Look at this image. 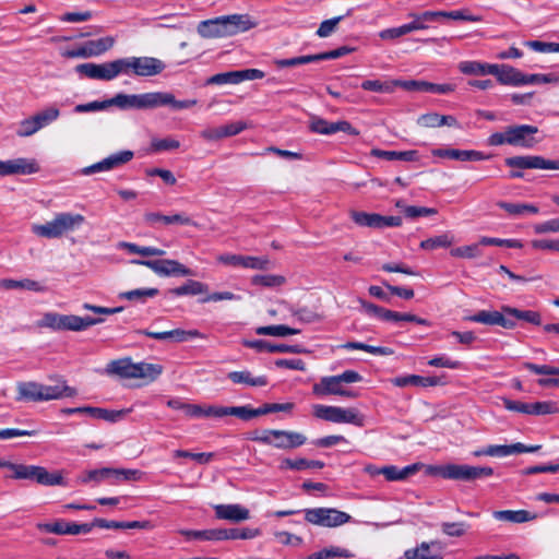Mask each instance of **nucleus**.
I'll use <instances>...</instances> for the list:
<instances>
[{"mask_svg": "<svg viewBox=\"0 0 559 559\" xmlns=\"http://www.w3.org/2000/svg\"><path fill=\"white\" fill-rule=\"evenodd\" d=\"M166 69V63L155 57H135V75L136 76H155Z\"/></svg>", "mask_w": 559, "mask_h": 559, "instance_id": "21", "label": "nucleus"}, {"mask_svg": "<svg viewBox=\"0 0 559 559\" xmlns=\"http://www.w3.org/2000/svg\"><path fill=\"white\" fill-rule=\"evenodd\" d=\"M105 321L100 317H80L75 314H61L58 312H46L37 322L38 328H47L55 332L72 331L82 332L88 328L100 324Z\"/></svg>", "mask_w": 559, "mask_h": 559, "instance_id": "3", "label": "nucleus"}, {"mask_svg": "<svg viewBox=\"0 0 559 559\" xmlns=\"http://www.w3.org/2000/svg\"><path fill=\"white\" fill-rule=\"evenodd\" d=\"M0 286L4 289H26L31 292H44L45 287L37 281L29 278L12 280L3 278L0 281Z\"/></svg>", "mask_w": 559, "mask_h": 559, "instance_id": "36", "label": "nucleus"}, {"mask_svg": "<svg viewBox=\"0 0 559 559\" xmlns=\"http://www.w3.org/2000/svg\"><path fill=\"white\" fill-rule=\"evenodd\" d=\"M159 290L157 288H138L133 290L122 292L118 295L119 299L139 300L144 302L146 298L157 296Z\"/></svg>", "mask_w": 559, "mask_h": 559, "instance_id": "50", "label": "nucleus"}, {"mask_svg": "<svg viewBox=\"0 0 559 559\" xmlns=\"http://www.w3.org/2000/svg\"><path fill=\"white\" fill-rule=\"evenodd\" d=\"M136 362H133L130 357L111 360L105 369L107 374L121 379H136Z\"/></svg>", "mask_w": 559, "mask_h": 559, "instance_id": "22", "label": "nucleus"}, {"mask_svg": "<svg viewBox=\"0 0 559 559\" xmlns=\"http://www.w3.org/2000/svg\"><path fill=\"white\" fill-rule=\"evenodd\" d=\"M7 477L16 480H31L43 486H67L61 472L51 473L46 467L39 465L16 463L13 473Z\"/></svg>", "mask_w": 559, "mask_h": 559, "instance_id": "6", "label": "nucleus"}, {"mask_svg": "<svg viewBox=\"0 0 559 559\" xmlns=\"http://www.w3.org/2000/svg\"><path fill=\"white\" fill-rule=\"evenodd\" d=\"M133 156H134V154L132 151L124 150V151H119L115 154H111L104 159H105L107 169L111 170L121 165L127 164L128 162H130L133 158Z\"/></svg>", "mask_w": 559, "mask_h": 559, "instance_id": "54", "label": "nucleus"}, {"mask_svg": "<svg viewBox=\"0 0 559 559\" xmlns=\"http://www.w3.org/2000/svg\"><path fill=\"white\" fill-rule=\"evenodd\" d=\"M238 418L243 421H249L254 417L271 414L270 403H264L258 408L251 405L237 406Z\"/></svg>", "mask_w": 559, "mask_h": 559, "instance_id": "46", "label": "nucleus"}, {"mask_svg": "<svg viewBox=\"0 0 559 559\" xmlns=\"http://www.w3.org/2000/svg\"><path fill=\"white\" fill-rule=\"evenodd\" d=\"M542 449L540 444L525 445L521 442L513 444H491L488 445L489 456L504 457L512 454L533 453Z\"/></svg>", "mask_w": 559, "mask_h": 559, "instance_id": "23", "label": "nucleus"}, {"mask_svg": "<svg viewBox=\"0 0 559 559\" xmlns=\"http://www.w3.org/2000/svg\"><path fill=\"white\" fill-rule=\"evenodd\" d=\"M214 510L215 516L221 520L241 522L250 518L249 510L240 504H217Z\"/></svg>", "mask_w": 559, "mask_h": 559, "instance_id": "25", "label": "nucleus"}, {"mask_svg": "<svg viewBox=\"0 0 559 559\" xmlns=\"http://www.w3.org/2000/svg\"><path fill=\"white\" fill-rule=\"evenodd\" d=\"M510 168L518 169H552L559 170V159H546L539 155L511 156L504 159Z\"/></svg>", "mask_w": 559, "mask_h": 559, "instance_id": "12", "label": "nucleus"}, {"mask_svg": "<svg viewBox=\"0 0 559 559\" xmlns=\"http://www.w3.org/2000/svg\"><path fill=\"white\" fill-rule=\"evenodd\" d=\"M114 45L115 38L106 36L94 40H87L76 49L66 50L61 55L69 59L98 57L110 50Z\"/></svg>", "mask_w": 559, "mask_h": 559, "instance_id": "10", "label": "nucleus"}, {"mask_svg": "<svg viewBox=\"0 0 559 559\" xmlns=\"http://www.w3.org/2000/svg\"><path fill=\"white\" fill-rule=\"evenodd\" d=\"M130 412H131V409L116 411V409L95 407L93 418L103 419L108 423H117V421L123 419Z\"/></svg>", "mask_w": 559, "mask_h": 559, "instance_id": "49", "label": "nucleus"}, {"mask_svg": "<svg viewBox=\"0 0 559 559\" xmlns=\"http://www.w3.org/2000/svg\"><path fill=\"white\" fill-rule=\"evenodd\" d=\"M75 72L81 76H85V78L92 79V80L111 81L110 69L108 68V62L81 63L75 67Z\"/></svg>", "mask_w": 559, "mask_h": 559, "instance_id": "24", "label": "nucleus"}, {"mask_svg": "<svg viewBox=\"0 0 559 559\" xmlns=\"http://www.w3.org/2000/svg\"><path fill=\"white\" fill-rule=\"evenodd\" d=\"M255 333L258 335H271V336L284 337V336H287V335L299 334L300 330L294 329V328H289V326L284 325V324H278V325L259 326V328L255 329Z\"/></svg>", "mask_w": 559, "mask_h": 559, "instance_id": "43", "label": "nucleus"}, {"mask_svg": "<svg viewBox=\"0 0 559 559\" xmlns=\"http://www.w3.org/2000/svg\"><path fill=\"white\" fill-rule=\"evenodd\" d=\"M503 313L509 316L511 319H518L523 320L528 323H532L534 325H540L542 324V316L537 311L533 310H520L518 308H513L510 306H502L501 307Z\"/></svg>", "mask_w": 559, "mask_h": 559, "instance_id": "35", "label": "nucleus"}, {"mask_svg": "<svg viewBox=\"0 0 559 559\" xmlns=\"http://www.w3.org/2000/svg\"><path fill=\"white\" fill-rule=\"evenodd\" d=\"M425 28H427L426 25L419 24L414 19L409 23H406V24H403V25H401L399 27L390 28V29H386V31L382 32L381 33V37L382 38H386V37L397 38V37H401L403 35H406V34H408V33H411L413 31L425 29Z\"/></svg>", "mask_w": 559, "mask_h": 559, "instance_id": "47", "label": "nucleus"}, {"mask_svg": "<svg viewBox=\"0 0 559 559\" xmlns=\"http://www.w3.org/2000/svg\"><path fill=\"white\" fill-rule=\"evenodd\" d=\"M144 222L152 227H156L157 224L195 226V223L185 213L164 215L158 212H148L144 214Z\"/></svg>", "mask_w": 559, "mask_h": 559, "instance_id": "20", "label": "nucleus"}, {"mask_svg": "<svg viewBox=\"0 0 559 559\" xmlns=\"http://www.w3.org/2000/svg\"><path fill=\"white\" fill-rule=\"evenodd\" d=\"M487 72L495 75L502 85L522 86L524 73L509 64H491Z\"/></svg>", "mask_w": 559, "mask_h": 559, "instance_id": "17", "label": "nucleus"}, {"mask_svg": "<svg viewBox=\"0 0 559 559\" xmlns=\"http://www.w3.org/2000/svg\"><path fill=\"white\" fill-rule=\"evenodd\" d=\"M490 63H483L479 61H462L459 66L461 72L468 75H487L488 67Z\"/></svg>", "mask_w": 559, "mask_h": 559, "instance_id": "55", "label": "nucleus"}, {"mask_svg": "<svg viewBox=\"0 0 559 559\" xmlns=\"http://www.w3.org/2000/svg\"><path fill=\"white\" fill-rule=\"evenodd\" d=\"M240 81V73L239 71H229V72H223L217 73L212 76H210L206 80V85H224V84H239Z\"/></svg>", "mask_w": 559, "mask_h": 559, "instance_id": "53", "label": "nucleus"}, {"mask_svg": "<svg viewBox=\"0 0 559 559\" xmlns=\"http://www.w3.org/2000/svg\"><path fill=\"white\" fill-rule=\"evenodd\" d=\"M180 534L187 539L200 540H227V539H251L261 534L259 528H212V530H181Z\"/></svg>", "mask_w": 559, "mask_h": 559, "instance_id": "7", "label": "nucleus"}, {"mask_svg": "<svg viewBox=\"0 0 559 559\" xmlns=\"http://www.w3.org/2000/svg\"><path fill=\"white\" fill-rule=\"evenodd\" d=\"M85 222V217L81 214H72L69 212L58 213L55 218L46 224L34 225L32 230L35 235L55 239L60 238L69 231H73Z\"/></svg>", "mask_w": 559, "mask_h": 559, "instance_id": "5", "label": "nucleus"}, {"mask_svg": "<svg viewBox=\"0 0 559 559\" xmlns=\"http://www.w3.org/2000/svg\"><path fill=\"white\" fill-rule=\"evenodd\" d=\"M493 475V469L489 466H471L466 464L456 465V479L472 481L490 477Z\"/></svg>", "mask_w": 559, "mask_h": 559, "instance_id": "26", "label": "nucleus"}, {"mask_svg": "<svg viewBox=\"0 0 559 559\" xmlns=\"http://www.w3.org/2000/svg\"><path fill=\"white\" fill-rule=\"evenodd\" d=\"M198 104V99L177 100L169 92H147L143 94H128V110H148L158 107H170L173 110L189 109Z\"/></svg>", "mask_w": 559, "mask_h": 559, "instance_id": "2", "label": "nucleus"}, {"mask_svg": "<svg viewBox=\"0 0 559 559\" xmlns=\"http://www.w3.org/2000/svg\"><path fill=\"white\" fill-rule=\"evenodd\" d=\"M372 156L382 158L385 160H404V162H414L418 158V152L415 150L411 151H384L380 148H372Z\"/></svg>", "mask_w": 559, "mask_h": 559, "instance_id": "33", "label": "nucleus"}, {"mask_svg": "<svg viewBox=\"0 0 559 559\" xmlns=\"http://www.w3.org/2000/svg\"><path fill=\"white\" fill-rule=\"evenodd\" d=\"M108 68L110 69L111 80L120 74L135 75V56L108 61Z\"/></svg>", "mask_w": 559, "mask_h": 559, "instance_id": "31", "label": "nucleus"}, {"mask_svg": "<svg viewBox=\"0 0 559 559\" xmlns=\"http://www.w3.org/2000/svg\"><path fill=\"white\" fill-rule=\"evenodd\" d=\"M480 243H483V246H497L513 249H521L523 247L522 242L518 239H501L487 236L480 238Z\"/></svg>", "mask_w": 559, "mask_h": 559, "instance_id": "60", "label": "nucleus"}, {"mask_svg": "<svg viewBox=\"0 0 559 559\" xmlns=\"http://www.w3.org/2000/svg\"><path fill=\"white\" fill-rule=\"evenodd\" d=\"M143 472L139 469L115 468L114 481H138L142 478Z\"/></svg>", "mask_w": 559, "mask_h": 559, "instance_id": "62", "label": "nucleus"}, {"mask_svg": "<svg viewBox=\"0 0 559 559\" xmlns=\"http://www.w3.org/2000/svg\"><path fill=\"white\" fill-rule=\"evenodd\" d=\"M343 408L338 406L321 405L313 406V415L319 418L331 423H342Z\"/></svg>", "mask_w": 559, "mask_h": 559, "instance_id": "38", "label": "nucleus"}, {"mask_svg": "<svg viewBox=\"0 0 559 559\" xmlns=\"http://www.w3.org/2000/svg\"><path fill=\"white\" fill-rule=\"evenodd\" d=\"M492 516L498 521L512 523H525L536 520L538 515L526 510H500L493 511Z\"/></svg>", "mask_w": 559, "mask_h": 559, "instance_id": "29", "label": "nucleus"}, {"mask_svg": "<svg viewBox=\"0 0 559 559\" xmlns=\"http://www.w3.org/2000/svg\"><path fill=\"white\" fill-rule=\"evenodd\" d=\"M324 462L319 460H307V459H285L282 461L280 468L281 469H294V471H304L308 468H323Z\"/></svg>", "mask_w": 559, "mask_h": 559, "instance_id": "39", "label": "nucleus"}, {"mask_svg": "<svg viewBox=\"0 0 559 559\" xmlns=\"http://www.w3.org/2000/svg\"><path fill=\"white\" fill-rule=\"evenodd\" d=\"M436 543H421L418 547L407 549L404 554L406 559H442L441 554L433 551Z\"/></svg>", "mask_w": 559, "mask_h": 559, "instance_id": "37", "label": "nucleus"}, {"mask_svg": "<svg viewBox=\"0 0 559 559\" xmlns=\"http://www.w3.org/2000/svg\"><path fill=\"white\" fill-rule=\"evenodd\" d=\"M309 130L313 133L323 135H331L336 132H344L354 136L360 134L359 130L353 127V124L347 120L331 122L318 116H312L310 118Z\"/></svg>", "mask_w": 559, "mask_h": 559, "instance_id": "11", "label": "nucleus"}, {"mask_svg": "<svg viewBox=\"0 0 559 559\" xmlns=\"http://www.w3.org/2000/svg\"><path fill=\"white\" fill-rule=\"evenodd\" d=\"M36 528L43 533L56 535H75V523L67 522L66 520L58 519L51 523H37Z\"/></svg>", "mask_w": 559, "mask_h": 559, "instance_id": "28", "label": "nucleus"}, {"mask_svg": "<svg viewBox=\"0 0 559 559\" xmlns=\"http://www.w3.org/2000/svg\"><path fill=\"white\" fill-rule=\"evenodd\" d=\"M285 283V277L282 275L264 274L254 275L251 278V284L263 287H276Z\"/></svg>", "mask_w": 559, "mask_h": 559, "instance_id": "56", "label": "nucleus"}, {"mask_svg": "<svg viewBox=\"0 0 559 559\" xmlns=\"http://www.w3.org/2000/svg\"><path fill=\"white\" fill-rule=\"evenodd\" d=\"M242 345L258 353H292L301 354L306 349L301 345L272 344L265 340H243Z\"/></svg>", "mask_w": 559, "mask_h": 559, "instance_id": "18", "label": "nucleus"}, {"mask_svg": "<svg viewBox=\"0 0 559 559\" xmlns=\"http://www.w3.org/2000/svg\"><path fill=\"white\" fill-rule=\"evenodd\" d=\"M453 121L454 118L452 116H440L436 112L421 115L417 120L418 124L425 128H436L443 124L451 126Z\"/></svg>", "mask_w": 559, "mask_h": 559, "instance_id": "45", "label": "nucleus"}, {"mask_svg": "<svg viewBox=\"0 0 559 559\" xmlns=\"http://www.w3.org/2000/svg\"><path fill=\"white\" fill-rule=\"evenodd\" d=\"M59 116H60V110L57 107L51 106V107H47L44 110L37 112L33 117L36 120L39 128L41 129V128L50 124L55 120H57L59 118Z\"/></svg>", "mask_w": 559, "mask_h": 559, "instance_id": "58", "label": "nucleus"}, {"mask_svg": "<svg viewBox=\"0 0 559 559\" xmlns=\"http://www.w3.org/2000/svg\"><path fill=\"white\" fill-rule=\"evenodd\" d=\"M350 218L358 226L369 227V228H373V229H380L381 214L352 211Z\"/></svg>", "mask_w": 559, "mask_h": 559, "instance_id": "40", "label": "nucleus"}, {"mask_svg": "<svg viewBox=\"0 0 559 559\" xmlns=\"http://www.w3.org/2000/svg\"><path fill=\"white\" fill-rule=\"evenodd\" d=\"M55 381V384H41L43 402L73 397L76 395V389L69 386L62 377H57Z\"/></svg>", "mask_w": 559, "mask_h": 559, "instance_id": "19", "label": "nucleus"}, {"mask_svg": "<svg viewBox=\"0 0 559 559\" xmlns=\"http://www.w3.org/2000/svg\"><path fill=\"white\" fill-rule=\"evenodd\" d=\"M39 171V166L35 159L15 158L9 160H0V176L11 175H32Z\"/></svg>", "mask_w": 559, "mask_h": 559, "instance_id": "15", "label": "nucleus"}, {"mask_svg": "<svg viewBox=\"0 0 559 559\" xmlns=\"http://www.w3.org/2000/svg\"><path fill=\"white\" fill-rule=\"evenodd\" d=\"M392 383L395 386L404 388V386H436V385H444L448 383V380L443 374L441 376H418V374H407L400 376L392 379Z\"/></svg>", "mask_w": 559, "mask_h": 559, "instance_id": "16", "label": "nucleus"}, {"mask_svg": "<svg viewBox=\"0 0 559 559\" xmlns=\"http://www.w3.org/2000/svg\"><path fill=\"white\" fill-rule=\"evenodd\" d=\"M304 513L307 522L324 527H337L352 521L348 513L332 508L305 509Z\"/></svg>", "mask_w": 559, "mask_h": 559, "instance_id": "8", "label": "nucleus"}, {"mask_svg": "<svg viewBox=\"0 0 559 559\" xmlns=\"http://www.w3.org/2000/svg\"><path fill=\"white\" fill-rule=\"evenodd\" d=\"M136 379H146L155 381L163 372V366L159 364L136 362Z\"/></svg>", "mask_w": 559, "mask_h": 559, "instance_id": "41", "label": "nucleus"}, {"mask_svg": "<svg viewBox=\"0 0 559 559\" xmlns=\"http://www.w3.org/2000/svg\"><path fill=\"white\" fill-rule=\"evenodd\" d=\"M169 340H173L177 343L187 342L192 338H203L204 335L198 330H182L175 329L168 331Z\"/></svg>", "mask_w": 559, "mask_h": 559, "instance_id": "59", "label": "nucleus"}, {"mask_svg": "<svg viewBox=\"0 0 559 559\" xmlns=\"http://www.w3.org/2000/svg\"><path fill=\"white\" fill-rule=\"evenodd\" d=\"M38 130H40L34 117H29L23 119L20 122L19 129L16 130V135L20 138H27L35 134Z\"/></svg>", "mask_w": 559, "mask_h": 559, "instance_id": "64", "label": "nucleus"}, {"mask_svg": "<svg viewBox=\"0 0 559 559\" xmlns=\"http://www.w3.org/2000/svg\"><path fill=\"white\" fill-rule=\"evenodd\" d=\"M121 248L128 250L129 253L140 254L142 257H162L165 251L156 247H143L132 242H121Z\"/></svg>", "mask_w": 559, "mask_h": 559, "instance_id": "51", "label": "nucleus"}, {"mask_svg": "<svg viewBox=\"0 0 559 559\" xmlns=\"http://www.w3.org/2000/svg\"><path fill=\"white\" fill-rule=\"evenodd\" d=\"M359 304L361 305L362 310L366 314L370 317H376L382 321H391V318L394 317V311L380 307L376 304L366 301L364 299H359Z\"/></svg>", "mask_w": 559, "mask_h": 559, "instance_id": "42", "label": "nucleus"}, {"mask_svg": "<svg viewBox=\"0 0 559 559\" xmlns=\"http://www.w3.org/2000/svg\"><path fill=\"white\" fill-rule=\"evenodd\" d=\"M225 416L238 417L237 406H221V405L202 406L201 417L223 418Z\"/></svg>", "mask_w": 559, "mask_h": 559, "instance_id": "44", "label": "nucleus"}, {"mask_svg": "<svg viewBox=\"0 0 559 559\" xmlns=\"http://www.w3.org/2000/svg\"><path fill=\"white\" fill-rule=\"evenodd\" d=\"M227 378L236 384H247L250 386H264L267 384V378L265 376L253 377L248 370L230 371Z\"/></svg>", "mask_w": 559, "mask_h": 559, "instance_id": "32", "label": "nucleus"}, {"mask_svg": "<svg viewBox=\"0 0 559 559\" xmlns=\"http://www.w3.org/2000/svg\"><path fill=\"white\" fill-rule=\"evenodd\" d=\"M16 401L43 402L41 383L35 381L19 382Z\"/></svg>", "mask_w": 559, "mask_h": 559, "instance_id": "27", "label": "nucleus"}, {"mask_svg": "<svg viewBox=\"0 0 559 559\" xmlns=\"http://www.w3.org/2000/svg\"><path fill=\"white\" fill-rule=\"evenodd\" d=\"M209 292V286L205 283L195 281V280H188L185 284L181 286L170 288L167 294L173 296H195L205 294Z\"/></svg>", "mask_w": 559, "mask_h": 559, "instance_id": "30", "label": "nucleus"}, {"mask_svg": "<svg viewBox=\"0 0 559 559\" xmlns=\"http://www.w3.org/2000/svg\"><path fill=\"white\" fill-rule=\"evenodd\" d=\"M342 384L335 376L323 377L319 383L313 385V393L317 395H338L342 393Z\"/></svg>", "mask_w": 559, "mask_h": 559, "instance_id": "34", "label": "nucleus"}, {"mask_svg": "<svg viewBox=\"0 0 559 559\" xmlns=\"http://www.w3.org/2000/svg\"><path fill=\"white\" fill-rule=\"evenodd\" d=\"M441 17L454 20V11H425L418 15H414L416 22L426 26L427 23L439 21Z\"/></svg>", "mask_w": 559, "mask_h": 559, "instance_id": "57", "label": "nucleus"}, {"mask_svg": "<svg viewBox=\"0 0 559 559\" xmlns=\"http://www.w3.org/2000/svg\"><path fill=\"white\" fill-rule=\"evenodd\" d=\"M537 132L538 128L532 124L509 126L511 145L523 148H533L538 143L534 138Z\"/></svg>", "mask_w": 559, "mask_h": 559, "instance_id": "13", "label": "nucleus"}, {"mask_svg": "<svg viewBox=\"0 0 559 559\" xmlns=\"http://www.w3.org/2000/svg\"><path fill=\"white\" fill-rule=\"evenodd\" d=\"M270 260L265 257L242 255L241 267L252 270H266Z\"/></svg>", "mask_w": 559, "mask_h": 559, "instance_id": "63", "label": "nucleus"}, {"mask_svg": "<svg viewBox=\"0 0 559 559\" xmlns=\"http://www.w3.org/2000/svg\"><path fill=\"white\" fill-rule=\"evenodd\" d=\"M354 555L345 548L330 547L313 552L304 559H331V558H352Z\"/></svg>", "mask_w": 559, "mask_h": 559, "instance_id": "48", "label": "nucleus"}, {"mask_svg": "<svg viewBox=\"0 0 559 559\" xmlns=\"http://www.w3.org/2000/svg\"><path fill=\"white\" fill-rule=\"evenodd\" d=\"M255 26L247 14L222 15L201 21L198 34L203 38H222L247 32Z\"/></svg>", "mask_w": 559, "mask_h": 559, "instance_id": "1", "label": "nucleus"}, {"mask_svg": "<svg viewBox=\"0 0 559 559\" xmlns=\"http://www.w3.org/2000/svg\"><path fill=\"white\" fill-rule=\"evenodd\" d=\"M132 263L151 269L158 276H193L194 272L177 260H133Z\"/></svg>", "mask_w": 559, "mask_h": 559, "instance_id": "9", "label": "nucleus"}, {"mask_svg": "<svg viewBox=\"0 0 559 559\" xmlns=\"http://www.w3.org/2000/svg\"><path fill=\"white\" fill-rule=\"evenodd\" d=\"M247 439L280 450L296 449L307 441L306 436L300 432L280 429L254 430L248 433Z\"/></svg>", "mask_w": 559, "mask_h": 559, "instance_id": "4", "label": "nucleus"}, {"mask_svg": "<svg viewBox=\"0 0 559 559\" xmlns=\"http://www.w3.org/2000/svg\"><path fill=\"white\" fill-rule=\"evenodd\" d=\"M465 320L486 325H499L508 330L514 329L516 325L515 321L503 313L502 310H480L473 316L465 317Z\"/></svg>", "mask_w": 559, "mask_h": 559, "instance_id": "14", "label": "nucleus"}, {"mask_svg": "<svg viewBox=\"0 0 559 559\" xmlns=\"http://www.w3.org/2000/svg\"><path fill=\"white\" fill-rule=\"evenodd\" d=\"M453 237L449 234H442L439 236H435L428 239H425L420 242L419 247L424 250H436L439 248H448L452 245Z\"/></svg>", "mask_w": 559, "mask_h": 559, "instance_id": "52", "label": "nucleus"}, {"mask_svg": "<svg viewBox=\"0 0 559 559\" xmlns=\"http://www.w3.org/2000/svg\"><path fill=\"white\" fill-rule=\"evenodd\" d=\"M530 415H548L558 413L557 403L552 401H543L531 403Z\"/></svg>", "mask_w": 559, "mask_h": 559, "instance_id": "61", "label": "nucleus"}]
</instances>
